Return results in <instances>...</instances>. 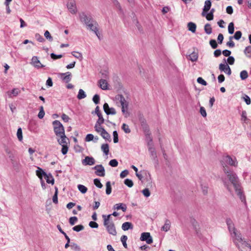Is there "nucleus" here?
<instances>
[{"label": "nucleus", "mask_w": 251, "mask_h": 251, "mask_svg": "<svg viewBox=\"0 0 251 251\" xmlns=\"http://www.w3.org/2000/svg\"><path fill=\"white\" fill-rule=\"evenodd\" d=\"M100 135L103 139L110 141V135L105 130H103Z\"/></svg>", "instance_id": "32"}, {"label": "nucleus", "mask_w": 251, "mask_h": 251, "mask_svg": "<svg viewBox=\"0 0 251 251\" xmlns=\"http://www.w3.org/2000/svg\"><path fill=\"white\" fill-rule=\"evenodd\" d=\"M45 37L50 41H52L53 39L49 31L46 30L44 33Z\"/></svg>", "instance_id": "53"}, {"label": "nucleus", "mask_w": 251, "mask_h": 251, "mask_svg": "<svg viewBox=\"0 0 251 251\" xmlns=\"http://www.w3.org/2000/svg\"><path fill=\"white\" fill-rule=\"evenodd\" d=\"M99 119L96 122V124H97V125H102L103 124L104 122V119H103L102 114H99L97 115Z\"/></svg>", "instance_id": "45"}, {"label": "nucleus", "mask_w": 251, "mask_h": 251, "mask_svg": "<svg viewBox=\"0 0 251 251\" xmlns=\"http://www.w3.org/2000/svg\"><path fill=\"white\" fill-rule=\"evenodd\" d=\"M53 130L56 136L65 134V130L62 124L58 120L53 122Z\"/></svg>", "instance_id": "7"}, {"label": "nucleus", "mask_w": 251, "mask_h": 251, "mask_svg": "<svg viewBox=\"0 0 251 251\" xmlns=\"http://www.w3.org/2000/svg\"><path fill=\"white\" fill-rule=\"evenodd\" d=\"M142 192L144 196L146 197H149L151 195V193L148 188H145L143 189Z\"/></svg>", "instance_id": "56"}, {"label": "nucleus", "mask_w": 251, "mask_h": 251, "mask_svg": "<svg viewBox=\"0 0 251 251\" xmlns=\"http://www.w3.org/2000/svg\"><path fill=\"white\" fill-rule=\"evenodd\" d=\"M109 164L111 167H117L118 166V161H117V160L116 159H113L109 161Z\"/></svg>", "instance_id": "49"}, {"label": "nucleus", "mask_w": 251, "mask_h": 251, "mask_svg": "<svg viewBox=\"0 0 251 251\" xmlns=\"http://www.w3.org/2000/svg\"><path fill=\"white\" fill-rule=\"evenodd\" d=\"M102 217L103 220V225L108 233L114 236L116 235L117 231L115 224L111 219V215H103Z\"/></svg>", "instance_id": "1"}, {"label": "nucleus", "mask_w": 251, "mask_h": 251, "mask_svg": "<svg viewBox=\"0 0 251 251\" xmlns=\"http://www.w3.org/2000/svg\"><path fill=\"white\" fill-rule=\"evenodd\" d=\"M94 184L99 188H101L102 187V185L99 179L95 178L94 180Z\"/></svg>", "instance_id": "51"}, {"label": "nucleus", "mask_w": 251, "mask_h": 251, "mask_svg": "<svg viewBox=\"0 0 251 251\" xmlns=\"http://www.w3.org/2000/svg\"><path fill=\"white\" fill-rule=\"evenodd\" d=\"M235 190V192L239 197L241 201L243 202L245 201V197L243 194V192L241 189L240 185L238 184L233 186Z\"/></svg>", "instance_id": "14"}, {"label": "nucleus", "mask_w": 251, "mask_h": 251, "mask_svg": "<svg viewBox=\"0 0 251 251\" xmlns=\"http://www.w3.org/2000/svg\"><path fill=\"white\" fill-rule=\"evenodd\" d=\"M209 44L213 49H216L218 46V45H217V43L216 40H213V39L211 40L210 41Z\"/></svg>", "instance_id": "59"}, {"label": "nucleus", "mask_w": 251, "mask_h": 251, "mask_svg": "<svg viewBox=\"0 0 251 251\" xmlns=\"http://www.w3.org/2000/svg\"><path fill=\"white\" fill-rule=\"evenodd\" d=\"M228 228L229 229L230 234L232 236L234 239L238 236V235H240V233H238L235 228L234 227V225H232L228 226Z\"/></svg>", "instance_id": "21"}, {"label": "nucleus", "mask_w": 251, "mask_h": 251, "mask_svg": "<svg viewBox=\"0 0 251 251\" xmlns=\"http://www.w3.org/2000/svg\"><path fill=\"white\" fill-rule=\"evenodd\" d=\"M228 31L230 34H232L234 31V27L233 23H230L228 26Z\"/></svg>", "instance_id": "40"}, {"label": "nucleus", "mask_w": 251, "mask_h": 251, "mask_svg": "<svg viewBox=\"0 0 251 251\" xmlns=\"http://www.w3.org/2000/svg\"><path fill=\"white\" fill-rule=\"evenodd\" d=\"M77 221V218L76 217H72L69 219V223L72 226H73L75 224Z\"/></svg>", "instance_id": "57"}, {"label": "nucleus", "mask_w": 251, "mask_h": 251, "mask_svg": "<svg viewBox=\"0 0 251 251\" xmlns=\"http://www.w3.org/2000/svg\"><path fill=\"white\" fill-rule=\"evenodd\" d=\"M204 31L207 34H210L212 33V27L209 24H206L204 25Z\"/></svg>", "instance_id": "35"}, {"label": "nucleus", "mask_w": 251, "mask_h": 251, "mask_svg": "<svg viewBox=\"0 0 251 251\" xmlns=\"http://www.w3.org/2000/svg\"><path fill=\"white\" fill-rule=\"evenodd\" d=\"M93 169L96 170L95 174L100 176H105V169L102 165H97L95 166Z\"/></svg>", "instance_id": "11"}, {"label": "nucleus", "mask_w": 251, "mask_h": 251, "mask_svg": "<svg viewBox=\"0 0 251 251\" xmlns=\"http://www.w3.org/2000/svg\"><path fill=\"white\" fill-rule=\"evenodd\" d=\"M113 141L114 143H117L119 141L118 134L116 131H114L113 132Z\"/></svg>", "instance_id": "54"}, {"label": "nucleus", "mask_w": 251, "mask_h": 251, "mask_svg": "<svg viewBox=\"0 0 251 251\" xmlns=\"http://www.w3.org/2000/svg\"><path fill=\"white\" fill-rule=\"evenodd\" d=\"M211 6V0H206L204 2V5L202 10L201 15L204 17L206 15V13L210 10Z\"/></svg>", "instance_id": "18"}, {"label": "nucleus", "mask_w": 251, "mask_h": 251, "mask_svg": "<svg viewBox=\"0 0 251 251\" xmlns=\"http://www.w3.org/2000/svg\"><path fill=\"white\" fill-rule=\"evenodd\" d=\"M58 76L65 83L70 82L72 78V74L69 72L65 73H60Z\"/></svg>", "instance_id": "12"}, {"label": "nucleus", "mask_w": 251, "mask_h": 251, "mask_svg": "<svg viewBox=\"0 0 251 251\" xmlns=\"http://www.w3.org/2000/svg\"><path fill=\"white\" fill-rule=\"evenodd\" d=\"M219 70L221 72H224L225 73L227 74L228 75L231 74V71L227 63L225 62L224 63H221L219 65Z\"/></svg>", "instance_id": "13"}, {"label": "nucleus", "mask_w": 251, "mask_h": 251, "mask_svg": "<svg viewBox=\"0 0 251 251\" xmlns=\"http://www.w3.org/2000/svg\"><path fill=\"white\" fill-rule=\"evenodd\" d=\"M113 209L114 210H119V209H121L123 212H125L126 210L127 207L125 204L122 203H119L115 204L113 206Z\"/></svg>", "instance_id": "22"}, {"label": "nucleus", "mask_w": 251, "mask_h": 251, "mask_svg": "<svg viewBox=\"0 0 251 251\" xmlns=\"http://www.w3.org/2000/svg\"><path fill=\"white\" fill-rule=\"evenodd\" d=\"M223 171L233 186L238 184V177L235 173L231 171L228 167H224Z\"/></svg>", "instance_id": "5"}, {"label": "nucleus", "mask_w": 251, "mask_h": 251, "mask_svg": "<svg viewBox=\"0 0 251 251\" xmlns=\"http://www.w3.org/2000/svg\"><path fill=\"white\" fill-rule=\"evenodd\" d=\"M140 240L143 241H146L148 244L152 243L153 240L149 232H143L141 234Z\"/></svg>", "instance_id": "10"}, {"label": "nucleus", "mask_w": 251, "mask_h": 251, "mask_svg": "<svg viewBox=\"0 0 251 251\" xmlns=\"http://www.w3.org/2000/svg\"><path fill=\"white\" fill-rule=\"evenodd\" d=\"M122 228L123 230L126 231L129 229H132L133 226L131 223L126 222L123 224Z\"/></svg>", "instance_id": "24"}, {"label": "nucleus", "mask_w": 251, "mask_h": 251, "mask_svg": "<svg viewBox=\"0 0 251 251\" xmlns=\"http://www.w3.org/2000/svg\"><path fill=\"white\" fill-rule=\"evenodd\" d=\"M117 99L119 100L122 106V111L123 114L127 113L126 110L128 108V103L124 97L122 95H118L117 97Z\"/></svg>", "instance_id": "8"}, {"label": "nucleus", "mask_w": 251, "mask_h": 251, "mask_svg": "<svg viewBox=\"0 0 251 251\" xmlns=\"http://www.w3.org/2000/svg\"><path fill=\"white\" fill-rule=\"evenodd\" d=\"M103 108L107 115H115L116 114L115 109L113 107L110 108L107 103H105L103 104Z\"/></svg>", "instance_id": "17"}, {"label": "nucleus", "mask_w": 251, "mask_h": 251, "mask_svg": "<svg viewBox=\"0 0 251 251\" xmlns=\"http://www.w3.org/2000/svg\"><path fill=\"white\" fill-rule=\"evenodd\" d=\"M55 193L52 198V201L54 203H58V198H57L58 189L57 187H55Z\"/></svg>", "instance_id": "47"}, {"label": "nucleus", "mask_w": 251, "mask_h": 251, "mask_svg": "<svg viewBox=\"0 0 251 251\" xmlns=\"http://www.w3.org/2000/svg\"><path fill=\"white\" fill-rule=\"evenodd\" d=\"M17 136L18 140L20 141H22L23 140V133L21 128H19L17 130Z\"/></svg>", "instance_id": "43"}, {"label": "nucleus", "mask_w": 251, "mask_h": 251, "mask_svg": "<svg viewBox=\"0 0 251 251\" xmlns=\"http://www.w3.org/2000/svg\"><path fill=\"white\" fill-rule=\"evenodd\" d=\"M72 54L75 58L81 60L83 58L82 55L81 53L77 51H73L72 52Z\"/></svg>", "instance_id": "38"}, {"label": "nucleus", "mask_w": 251, "mask_h": 251, "mask_svg": "<svg viewBox=\"0 0 251 251\" xmlns=\"http://www.w3.org/2000/svg\"><path fill=\"white\" fill-rule=\"evenodd\" d=\"M67 8L70 13L75 14L77 12L75 2L74 0H69L67 3Z\"/></svg>", "instance_id": "9"}, {"label": "nucleus", "mask_w": 251, "mask_h": 251, "mask_svg": "<svg viewBox=\"0 0 251 251\" xmlns=\"http://www.w3.org/2000/svg\"><path fill=\"white\" fill-rule=\"evenodd\" d=\"M84 165H93L95 163V160L92 157L86 156L82 161Z\"/></svg>", "instance_id": "20"}, {"label": "nucleus", "mask_w": 251, "mask_h": 251, "mask_svg": "<svg viewBox=\"0 0 251 251\" xmlns=\"http://www.w3.org/2000/svg\"><path fill=\"white\" fill-rule=\"evenodd\" d=\"M100 96L98 94H96L94 96L93 98V101L95 104H98L100 102Z\"/></svg>", "instance_id": "55"}, {"label": "nucleus", "mask_w": 251, "mask_h": 251, "mask_svg": "<svg viewBox=\"0 0 251 251\" xmlns=\"http://www.w3.org/2000/svg\"><path fill=\"white\" fill-rule=\"evenodd\" d=\"M98 85L102 90H108V84L106 79L101 78L98 81Z\"/></svg>", "instance_id": "19"}, {"label": "nucleus", "mask_w": 251, "mask_h": 251, "mask_svg": "<svg viewBox=\"0 0 251 251\" xmlns=\"http://www.w3.org/2000/svg\"><path fill=\"white\" fill-rule=\"evenodd\" d=\"M111 186L110 181H107L106 183V194L109 195L111 193Z\"/></svg>", "instance_id": "39"}, {"label": "nucleus", "mask_w": 251, "mask_h": 251, "mask_svg": "<svg viewBox=\"0 0 251 251\" xmlns=\"http://www.w3.org/2000/svg\"><path fill=\"white\" fill-rule=\"evenodd\" d=\"M149 151L152 158L153 159H155L157 157V155L154 148L151 146H150V144H149Z\"/></svg>", "instance_id": "27"}, {"label": "nucleus", "mask_w": 251, "mask_h": 251, "mask_svg": "<svg viewBox=\"0 0 251 251\" xmlns=\"http://www.w3.org/2000/svg\"><path fill=\"white\" fill-rule=\"evenodd\" d=\"M170 227H171V222L169 220L166 219L165 220V224L162 227L161 229H162V230L167 232L169 230H170Z\"/></svg>", "instance_id": "25"}, {"label": "nucleus", "mask_w": 251, "mask_h": 251, "mask_svg": "<svg viewBox=\"0 0 251 251\" xmlns=\"http://www.w3.org/2000/svg\"><path fill=\"white\" fill-rule=\"evenodd\" d=\"M241 36H242V32L240 31H237L235 32L233 37L230 36L229 37V40H231L232 39V38H234L235 39L238 40L241 38Z\"/></svg>", "instance_id": "31"}, {"label": "nucleus", "mask_w": 251, "mask_h": 251, "mask_svg": "<svg viewBox=\"0 0 251 251\" xmlns=\"http://www.w3.org/2000/svg\"><path fill=\"white\" fill-rule=\"evenodd\" d=\"M122 128L126 133H129L131 132V130L129 128L128 126L126 124H123Z\"/></svg>", "instance_id": "44"}, {"label": "nucleus", "mask_w": 251, "mask_h": 251, "mask_svg": "<svg viewBox=\"0 0 251 251\" xmlns=\"http://www.w3.org/2000/svg\"><path fill=\"white\" fill-rule=\"evenodd\" d=\"M77 188L79 191L82 194H85L87 191V188L83 185L79 184L77 185Z\"/></svg>", "instance_id": "37"}, {"label": "nucleus", "mask_w": 251, "mask_h": 251, "mask_svg": "<svg viewBox=\"0 0 251 251\" xmlns=\"http://www.w3.org/2000/svg\"><path fill=\"white\" fill-rule=\"evenodd\" d=\"M102 151L106 154L107 155L109 153V146L107 144H103L101 146Z\"/></svg>", "instance_id": "28"}, {"label": "nucleus", "mask_w": 251, "mask_h": 251, "mask_svg": "<svg viewBox=\"0 0 251 251\" xmlns=\"http://www.w3.org/2000/svg\"><path fill=\"white\" fill-rule=\"evenodd\" d=\"M57 137V140L59 144L62 146L61 152L63 155L66 154L68 151V144L69 140L65 134Z\"/></svg>", "instance_id": "4"}, {"label": "nucleus", "mask_w": 251, "mask_h": 251, "mask_svg": "<svg viewBox=\"0 0 251 251\" xmlns=\"http://www.w3.org/2000/svg\"><path fill=\"white\" fill-rule=\"evenodd\" d=\"M80 20L86 25L87 29L94 31H97V29L98 28V24L94 20L91 16L83 14L81 16Z\"/></svg>", "instance_id": "2"}, {"label": "nucleus", "mask_w": 251, "mask_h": 251, "mask_svg": "<svg viewBox=\"0 0 251 251\" xmlns=\"http://www.w3.org/2000/svg\"><path fill=\"white\" fill-rule=\"evenodd\" d=\"M94 138V136L92 134H88L85 137V141L90 142L92 141Z\"/></svg>", "instance_id": "58"}, {"label": "nucleus", "mask_w": 251, "mask_h": 251, "mask_svg": "<svg viewBox=\"0 0 251 251\" xmlns=\"http://www.w3.org/2000/svg\"><path fill=\"white\" fill-rule=\"evenodd\" d=\"M198 54L195 52H193L189 55V59L192 62L196 61L198 59Z\"/></svg>", "instance_id": "34"}, {"label": "nucleus", "mask_w": 251, "mask_h": 251, "mask_svg": "<svg viewBox=\"0 0 251 251\" xmlns=\"http://www.w3.org/2000/svg\"><path fill=\"white\" fill-rule=\"evenodd\" d=\"M201 189L204 195H207L208 193V187L207 185H201Z\"/></svg>", "instance_id": "63"}, {"label": "nucleus", "mask_w": 251, "mask_h": 251, "mask_svg": "<svg viewBox=\"0 0 251 251\" xmlns=\"http://www.w3.org/2000/svg\"><path fill=\"white\" fill-rule=\"evenodd\" d=\"M94 128L95 131L100 134L103 131V130H105L104 128L101 126V125H97V124H95Z\"/></svg>", "instance_id": "30"}, {"label": "nucleus", "mask_w": 251, "mask_h": 251, "mask_svg": "<svg viewBox=\"0 0 251 251\" xmlns=\"http://www.w3.org/2000/svg\"><path fill=\"white\" fill-rule=\"evenodd\" d=\"M127 240V237L126 235H123L121 238V241L123 244V246L125 248H127L126 241Z\"/></svg>", "instance_id": "41"}, {"label": "nucleus", "mask_w": 251, "mask_h": 251, "mask_svg": "<svg viewBox=\"0 0 251 251\" xmlns=\"http://www.w3.org/2000/svg\"><path fill=\"white\" fill-rule=\"evenodd\" d=\"M45 116V112L44 111V108L43 106H40V111L38 114V117L39 119H42Z\"/></svg>", "instance_id": "42"}, {"label": "nucleus", "mask_w": 251, "mask_h": 251, "mask_svg": "<svg viewBox=\"0 0 251 251\" xmlns=\"http://www.w3.org/2000/svg\"><path fill=\"white\" fill-rule=\"evenodd\" d=\"M124 183L125 185H126L128 187H132L133 185V181L128 178H126L124 181Z\"/></svg>", "instance_id": "46"}, {"label": "nucleus", "mask_w": 251, "mask_h": 251, "mask_svg": "<svg viewBox=\"0 0 251 251\" xmlns=\"http://www.w3.org/2000/svg\"><path fill=\"white\" fill-rule=\"evenodd\" d=\"M197 82L204 86H206L207 85V82L202 77H201L198 78Z\"/></svg>", "instance_id": "61"}, {"label": "nucleus", "mask_w": 251, "mask_h": 251, "mask_svg": "<svg viewBox=\"0 0 251 251\" xmlns=\"http://www.w3.org/2000/svg\"><path fill=\"white\" fill-rule=\"evenodd\" d=\"M243 99H244L245 101L246 102V103H247V104L249 105V104H251V99L248 96L245 95L243 97Z\"/></svg>", "instance_id": "62"}, {"label": "nucleus", "mask_w": 251, "mask_h": 251, "mask_svg": "<svg viewBox=\"0 0 251 251\" xmlns=\"http://www.w3.org/2000/svg\"><path fill=\"white\" fill-rule=\"evenodd\" d=\"M86 97L85 92L82 89H79L77 98L78 100H81Z\"/></svg>", "instance_id": "29"}, {"label": "nucleus", "mask_w": 251, "mask_h": 251, "mask_svg": "<svg viewBox=\"0 0 251 251\" xmlns=\"http://www.w3.org/2000/svg\"><path fill=\"white\" fill-rule=\"evenodd\" d=\"M234 242L241 251H247L249 249L251 250V242H247L243 239L241 234L238 235V236L234 239Z\"/></svg>", "instance_id": "3"}, {"label": "nucleus", "mask_w": 251, "mask_h": 251, "mask_svg": "<svg viewBox=\"0 0 251 251\" xmlns=\"http://www.w3.org/2000/svg\"><path fill=\"white\" fill-rule=\"evenodd\" d=\"M20 93V91L18 88L13 89L11 92H7V94L10 98L17 96Z\"/></svg>", "instance_id": "23"}, {"label": "nucleus", "mask_w": 251, "mask_h": 251, "mask_svg": "<svg viewBox=\"0 0 251 251\" xmlns=\"http://www.w3.org/2000/svg\"><path fill=\"white\" fill-rule=\"evenodd\" d=\"M225 161L229 165L236 167L237 166V161L235 157H231L230 156H226L224 158Z\"/></svg>", "instance_id": "16"}, {"label": "nucleus", "mask_w": 251, "mask_h": 251, "mask_svg": "<svg viewBox=\"0 0 251 251\" xmlns=\"http://www.w3.org/2000/svg\"><path fill=\"white\" fill-rule=\"evenodd\" d=\"M187 27L188 28V30L192 33H195L196 32L197 25L195 23L193 22L188 23L187 24Z\"/></svg>", "instance_id": "26"}, {"label": "nucleus", "mask_w": 251, "mask_h": 251, "mask_svg": "<svg viewBox=\"0 0 251 251\" xmlns=\"http://www.w3.org/2000/svg\"><path fill=\"white\" fill-rule=\"evenodd\" d=\"M30 63L33 66L37 69L44 67V66L41 63L38 58L35 56L32 57Z\"/></svg>", "instance_id": "15"}, {"label": "nucleus", "mask_w": 251, "mask_h": 251, "mask_svg": "<svg viewBox=\"0 0 251 251\" xmlns=\"http://www.w3.org/2000/svg\"><path fill=\"white\" fill-rule=\"evenodd\" d=\"M100 74L102 78L105 79L108 78V72L107 71H102L100 72Z\"/></svg>", "instance_id": "52"}, {"label": "nucleus", "mask_w": 251, "mask_h": 251, "mask_svg": "<svg viewBox=\"0 0 251 251\" xmlns=\"http://www.w3.org/2000/svg\"><path fill=\"white\" fill-rule=\"evenodd\" d=\"M244 52L247 57H251V46H249L245 48Z\"/></svg>", "instance_id": "33"}, {"label": "nucleus", "mask_w": 251, "mask_h": 251, "mask_svg": "<svg viewBox=\"0 0 251 251\" xmlns=\"http://www.w3.org/2000/svg\"><path fill=\"white\" fill-rule=\"evenodd\" d=\"M240 78L242 80H245L248 77V73L247 71L243 70L240 72Z\"/></svg>", "instance_id": "36"}, {"label": "nucleus", "mask_w": 251, "mask_h": 251, "mask_svg": "<svg viewBox=\"0 0 251 251\" xmlns=\"http://www.w3.org/2000/svg\"><path fill=\"white\" fill-rule=\"evenodd\" d=\"M71 248L73 250L75 251H80V248L79 246H78L75 243H72L71 245Z\"/></svg>", "instance_id": "50"}, {"label": "nucleus", "mask_w": 251, "mask_h": 251, "mask_svg": "<svg viewBox=\"0 0 251 251\" xmlns=\"http://www.w3.org/2000/svg\"><path fill=\"white\" fill-rule=\"evenodd\" d=\"M63 55L62 54L56 55L53 53L50 54V57L52 59L55 60L62 58Z\"/></svg>", "instance_id": "60"}, {"label": "nucleus", "mask_w": 251, "mask_h": 251, "mask_svg": "<svg viewBox=\"0 0 251 251\" xmlns=\"http://www.w3.org/2000/svg\"><path fill=\"white\" fill-rule=\"evenodd\" d=\"M89 226L92 228H98L99 226L98 224L94 221H91L89 224Z\"/></svg>", "instance_id": "64"}, {"label": "nucleus", "mask_w": 251, "mask_h": 251, "mask_svg": "<svg viewBox=\"0 0 251 251\" xmlns=\"http://www.w3.org/2000/svg\"><path fill=\"white\" fill-rule=\"evenodd\" d=\"M36 174L39 178H43L44 176L48 183L54 184V178L50 174L46 173L41 168L37 167V170L36 171Z\"/></svg>", "instance_id": "6"}, {"label": "nucleus", "mask_w": 251, "mask_h": 251, "mask_svg": "<svg viewBox=\"0 0 251 251\" xmlns=\"http://www.w3.org/2000/svg\"><path fill=\"white\" fill-rule=\"evenodd\" d=\"M83 229L84 226L81 225H77L73 227V229L76 232H79L81 230H82Z\"/></svg>", "instance_id": "48"}]
</instances>
